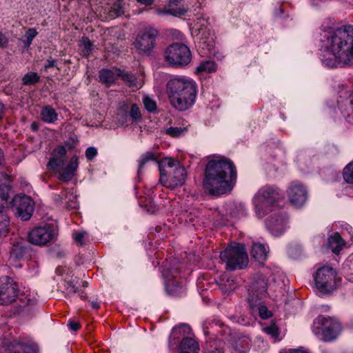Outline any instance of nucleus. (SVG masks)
<instances>
[{
  "mask_svg": "<svg viewBox=\"0 0 353 353\" xmlns=\"http://www.w3.org/2000/svg\"><path fill=\"white\" fill-rule=\"evenodd\" d=\"M321 48L331 54L323 56L321 62L327 68L342 67L353 63V26L344 25L321 33Z\"/></svg>",
  "mask_w": 353,
  "mask_h": 353,
  "instance_id": "obj_1",
  "label": "nucleus"
},
{
  "mask_svg": "<svg viewBox=\"0 0 353 353\" xmlns=\"http://www.w3.org/2000/svg\"><path fill=\"white\" fill-rule=\"evenodd\" d=\"M236 178V168L230 160L214 159L206 165L203 188L209 194L219 196L232 190Z\"/></svg>",
  "mask_w": 353,
  "mask_h": 353,
  "instance_id": "obj_2",
  "label": "nucleus"
},
{
  "mask_svg": "<svg viewBox=\"0 0 353 353\" xmlns=\"http://www.w3.org/2000/svg\"><path fill=\"white\" fill-rule=\"evenodd\" d=\"M196 89V82L185 77L172 79L166 85V92L171 105L181 111L188 110L194 103Z\"/></svg>",
  "mask_w": 353,
  "mask_h": 353,
  "instance_id": "obj_3",
  "label": "nucleus"
},
{
  "mask_svg": "<svg viewBox=\"0 0 353 353\" xmlns=\"http://www.w3.org/2000/svg\"><path fill=\"white\" fill-rule=\"evenodd\" d=\"M220 259L228 270H242L248 264V256L243 244L231 243L220 253Z\"/></svg>",
  "mask_w": 353,
  "mask_h": 353,
  "instance_id": "obj_4",
  "label": "nucleus"
},
{
  "mask_svg": "<svg viewBox=\"0 0 353 353\" xmlns=\"http://www.w3.org/2000/svg\"><path fill=\"white\" fill-rule=\"evenodd\" d=\"M283 197L282 191L274 185L261 188L254 197L256 212L263 217L268 211H272L275 204Z\"/></svg>",
  "mask_w": 353,
  "mask_h": 353,
  "instance_id": "obj_5",
  "label": "nucleus"
},
{
  "mask_svg": "<svg viewBox=\"0 0 353 353\" xmlns=\"http://www.w3.org/2000/svg\"><path fill=\"white\" fill-rule=\"evenodd\" d=\"M165 163L168 170L160 169L159 182L166 188L182 186L186 180V171L179 161L168 159Z\"/></svg>",
  "mask_w": 353,
  "mask_h": 353,
  "instance_id": "obj_6",
  "label": "nucleus"
},
{
  "mask_svg": "<svg viewBox=\"0 0 353 353\" xmlns=\"http://www.w3.org/2000/svg\"><path fill=\"white\" fill-rule=\"evenodd\" d=\"M312 330L316 335L321 334L323 341L330 342L338 337L341 325L334 318L320 315L314 320Z\"/></svg>",
  "mask_w": 353,
  "mask_h": 353,
  "instance_id": "obj_7",
  "label": "nucleus"
},
{
  "mask_svg": "<svg viewBox=\"0 0 353 353\" xmlns=\"http://www.w3.org/2000/svg\"><path fill=\"white\" fill-rule=\"evenodd\" d=\"M341 279L337 277L336 271L329 266L319 268L314 276V281L319 292L327 294L336 290Z\"/></svg>",
  "mask_w": 353,
  "mask_h": 353,
  "instance_id": "obj_8",
  "label": "nucleus"
},
{
  "mask_svg": "<svg viewBox=\"0 0 353 353\" xmlns=\"http://www.w3.org/2000/svg\"><path fill=\"white\" fill-rule=\"evenodd\" d=\"M58 235L57 226L53 223H45L29 232L28 241L33 245L43 246L54 241Z\"/></svg>",
  "mask_w": 353,
  "mask_h": 353,
  "instance_id": "obj_9",
  "label": "nucleus"
},
{
  "mask_svg": "<svg viewBox=\"0 0 353 353\" xmlns=\"http://www.w3.org/2000/svg\"><path fill=\"white\" fill-rule=\"evenodd\" d=\"M165 59L170 65L183 66L188 65L192 58L190 49L183 43L170 45L164 52Z\"/></svg>",
  "mask_w": 353,
  "mask_h": 353,
  "instance_id": "obj_10",
  "label": "nucleus"
},
{
  "mask_svg": "<svg viewBox=\"0 0 353 353\" xmlns=\"http://www.w3.org/2000/svg\"><path fill=\"white\" fill-rule=\"evenodd\" d=\"M158 33V30L153 28H145L140 32L134 42L137 52L140 54L149 55L155 46Z\"/></svg>",
  "mask_w": 353,
  "mask_h": 353,
  "instance_id": "obj_11",
  "label": "nucleus"
},
{
  "mask_svg": "<svg viewBox=\"0 0 353 353\" xmlns=\"http://www.w3.org/2000/svg\"><path fill=\"white\" fill-rule=\"evenodd\" d=\"M34 206L32 199L25 194L14 196L11 204L14 214L22 221H28L30 219L34 212Z\"/></svg>",
  "mask_w": 353,
  "mask_h": 353,
  "instance_id": "obj_12",
  "label": "nucleus"
},
{
  "mask_svg": "<svg viewBox=\"0 0 353 353\" xmlns=\"http://www.w3.org/2000/svg\"><path fill=\"white\" fill-rule=\"evenodd\" d=\"M19 293L18 285L9 276L0 277V305H6L14 302Z\"/></svg>",
  "mask_w": 353,
  "mask_h": 353,
  "instance_id": "obj_13",
  "label": "nucleus"
},
{
  "mask_svg": "<svg viewBox=\"0 0 353 353\" xmlns=\"http://www.w3.org/2000/svg\"><path fill=\"white\" fill-rule=\"evenodd\" d=\"M268 280L262 274H257L253 280L248 289V302L250 299H263L268 295Z\"/></svg>",
  "mask_w": 353,
  "mask_h": 353,
  "instance_id": "obj_14",
  "label": "nucleus"
},
{
  "mask_svg": "<svg viewBox=\"0 0 353 353\" xmlns=\"http://www.w3.org/2000/svg\"><path fill=\"white\" fill-rule=\"evenodd\" d=\"M288 195L290 203L295 207L302 206L307 199L305 187L299 182H292L288 189Z\"/></svg>",
  "mask_w": 353,
  "mask_h": 353,
  "instance_id": "obj_15",
  "label": "nucleus"
},
{
  "mask_svg": "<svg viewBox=\"0 0 353 353\" xmlns=\"http://www.w3.org/2000/svg\"><path fill=\"white\" fill-rule=\"evenodd\" d=\"M265 225L268 230L274 236L282 234L287 227V216L282 212H276L266 220Z\"/></svg>",
  "mask_w": 353,
  "mask_h": 353,
  "instance_id": "obj_16",
  "label": "nucleus"
},
{
  "mask_svg": "<svg viewBox=\"0 0 353 353\" xmlns=\"http://www.w3.org/2000/svg\"><path fill=\"white\" fill-rule=\"evenodd\" d=\"M199 35L200 41L198 42V48L201 49V53L203 56H209L214 47V41L211 37L210 30L201 27L199 30Z\"/></svg>",
  "mask_w": 353,
  "mask_h": 353,
  "instance_id": "obj_17",
  "label": "nucleus"
},
{
  "mask_svg": "<svg viewBox=\"0 0 353 353\" xmlns=\"http://www.w3.org/2000/svg\"><path fill=\"white\" fill-rule=\"evenodd\" d=\"M79 163L78 158L77 156L72 157L68 165L64 169H61L59 172V179L64 182L70 181L73 176L74 173L78 168Z\"/></svg>",
  "mask_w": 353,
  "mask_h": 353,
  "instance_id": "obj_18",
  "label": "nucleus"
},
{
  "mask_svg": "<svg viewBox=\"0 0 353 353\" xmlns=\"http://www.w3.org/2000/svg\"><path fill=\"white\" fill-rule=\"evenodd\" d=\"M249 307L253 314L258 313L259 316L262 319H268L272 316V312L268 309L267 306L262 303V299H250L248 302Z\"/></svg>",
  "mask_w": 353,
  "mask_h": 353,
  "instance_id": "obj_19",
  "label": "nucleus"
},
{
  "mask_svg": "<svg viewBox=\"0 0 353 353\" xmlns=\"http://www.w3.org/2000/svg\"><path fill=\"white\" fill-rule=\"evenodd\" d=\"M54 202L57 204L65 203L70 208H74L73 205L77 201V196L74 194L72 189H65L60 194L54 196Z\"/></svg>",
  "mask_w": 353,
  "mask_h": 353,
  "instance_id": "obj_20",
  "label": "nucleus"
},
{
  "mask_svg": "<svg viewBox=\"0 0 353 353\" xmlns=\"http://www.w3.org/2000/svg\"><path fill=\"white\" fill-rule=\"evenodd\" d=\"M339 108L345 119L353 123V93L344 100L338 101Z\"/></svg>",
  "mask_w": 353,
  "mask_h": 353,
  "instance_id": "obj_21",
  "label": "nucleus"
},
{
  "mask_svg": "<svg viewBox=\"0 0 353 353\" xmlns=\"http://www.w3.org/2000/svg\"><path fill=\"white\" fill-rule=\"evenodd\" d=\"M8 353H35L34 347L20 341L10 343L6 349Z\"/></svg>",
  "mask_w": 353,
  "mask_h": 353,
  "instance_id": "obj_22",
  "label": "nucleus"
},
{
  "mask_svg": "<svg viewBox=\"0 0 353 353\" xmlns=\"http://www.w3.org/2000/svg\"><path fill=\"white\" fill-rule=\"evenodd\" d=\"M180 353H198L199 347L198 343L191 337L183 338L180 346Z\"/></svg>",
  "mask_w": 353,
  "mask_h": 353,
  "instance_id": "obj_23",
  "label": "nucleus"
},
{
  "mask_svg": "<svg viewBox=\"0 0 353 353\" xmlns=\"http://www.w3.org/2000/svg\"><path fill=\"white\" fill-rule=\"evenodd\" d=\"M120 69L117 68H114L113 70H101L99 76L100 81L107 86L112 85L116 81L117 77H119L117 72Z\"/></svg>",
  "mask_w": 353,
  "mask_h": 353,
  "instance_id": "obj_24",
  "label": "nucleus"
},
{
  "mask_svg": "<svg viewBox=\"0 0 353 353\" xmlns=\"http://www.w3.org/2000/svg\"><path fill=\"white\" fill-rule=\"evenodd\" d=\"M251 254L256 261L263 263L268 258V251L265 245L254 243L252 245Z\"/></svg>",
  "mask_w": 353,
  "mask_h": 353,
  "instance_id": "obj_25",
  "label": "nucleus"
},
{
  "mask_svg": "<svg viewBox=\"0 0 353 353\" xmlns=\"http://www.w3.org/2000/svg\"><path fill=\"white\" fill-rule=\"evenodd\" d=\"M330 248L334 253L338 254L345 245V241L339 233H334L328 238Z\"/></svg>",
  "mask_w": 353,
  "mask_h": 353,
  "instance_id": "obj_26",
  "label": "nucleus"
},
{
  "mask_svg": "<svg viewBox=\"0 0 353 353\" xmlns=\"http://www.w3.org/2000/svg\"><path fill=\"white\" fill-rule=\"evenodd\" d=\"M79 285L80 283H79V281L76 279L66 281L65 285L66 294L68 296H70L76 293H78L80 299L82 300H85L86 296L84 294V292L83 290H79Z\"/></svg>",
  "mask_w": 353,
  "mask_h": 353,
  "instance_id": "obj_27",
  "label": "nucleus"
},
{
  "mask_svg": "<svg viewBox=\"0 0 353 353\" xmlns=\"http://www.w3.org/2000/svg\"><path fill=\"white\" fill-rule=\"evenodd\" d=\"M40 117L43 122L53 123L58 119V114L50 105L44 106L41 111Z\"/></svg>",
  "mask_w": 353,
  "mask_h": 353,
  "instance_id": "obj_28",
  "label": "nucleus"
},
{
  "mask_svg": "<svg viewBox=\"0 0 353 353\" xmlns=\"http://www.w3.org/2000/svg\"><path fill=\"white\" fill-rule=\"evenodd\" d=\"M10 218L3 209H0V237L6 236L9 232Z\"/></svg>",
  "mask_w": 353,
  "mask_h": 353,
  "instance_id": "obj_29",
  "label": "nucleus"
},
{
  "mask_svg": "<svg viewBox=\"0 0 353 353\" xmlns=\"http://www.w3.org/2000/svg\"><path fill=\"white\" fill-rule=\"evenodd\" d=\"M251 345V341L247 336H242L236 340L233 346L236 351L239 353H246Z\"/></svg>",
  "mask_w": 353,
  "mask_h": 353,
  "instance_id": "obj_30",
  "label": "nucleus"
},
{
  "mask_svg": "<svg viewBox=\"0 0 353 353\" xmlns=\"http://www.w3.org/2000/svg\"><path fill=\"white\" fill-rule=\"evenodd\" d=\"M188 11L187 8H170L167 6V8L161 9L158 8L156 10V13L158 15H166L170 14L174 17H180L184 15Z\"/></svg>",
  "mask_w": 353,
  "mask_h": 353,
  "instance_id": "obj_31",
  "label": "nucleus"
},
{
  "mask_svg": "<svg viewBox=\"0 0 353 353\" xmlns=\"http://www.w3.org/2000/svg\"><path fill=\"white\" fill-rule=\"evenodd\" d=\"M125 12V3L123 0H117L109 10L110 18L121 16Z\"/></svg>",
  "mask_w": 353,
  "mask_h": 353,
  "instance_id": "obj_32",
  "label": "nucleus"
},
{
  "mask_svg": "<svg viewBox=\"0 0 353 353\" xmlns=\"http://www.w3.org/2000/svg\"><path fill=\"white\" fill-rule=\"evenodd\" d=\"M216 70V64L212 61H205L201 62L196 69V73H211Z\"/></svg>",
  "mask_w": 353,
  "mask_h": 353,
  "instance_id": "obj_33",
  "label": "nucleus"
},
{
  "mask_svg": "<svg viewBox=\"0 0 353 353\" xmlns=\"http://www.w3.org/2000/svg\"><path fill=\"white\" fill-rule=\"evenodd\" d=\"M79 47L81 51V54L84 57H88L93 50V44L87 37H82Z\"/></svg>",
  "mask_w": 353,
  "mask_h": 353,
  "instance_id": "obj_34",
  "label": "nucleus"
},
{
  "mask_svg": "<svg viewBox=\"0 0 353 353\" xmlns=\"http://www.w3.org/2000/svg\"><path fill=\"white\" fill-rule=\"evenodd\" d=\"M65 162V158L52 157L48 163V167L50 170L59 172L61 169L63 168Z\"/></svg>",
  "mask_w": 353,
  "mask_h": 353,
  "instance_id": "obj_35",
  "label": "nucleus"
},
{
  "mask_svg": "<svg viewBox=\"0 0 353 353\" xmlns=\"http://www.w3.org/2000/svg\"><path fill=\"white\" fill-rule=\"evenodd\" d=\"M156 158L154 153L151 152H147L143 154L139 160V168H138V174H140L142 170L143 169L144 165L149 161H155Z\"/></svg>",
  "mask_w": 353,
  "mask_h": 353,
  "instance_id": "obj_36",
  "label": "nucleus"
},
{
  "mask_svg": "<svg viewBox=\"0 0 353 353\" xmlns=\"http://www.w3.org/2000/svg\"><path fill=\"white\" fill-rule=\"evenodd\" d=\"M118 76L125 81L130 87H137V78L133 74L119 70L117 72Z\"/></svg>",
  "mask_w": 353,
  "mask_h": 353,
  "instance_id": "obj_37",
  "label": "nucleus"
},
{
  "mask_svg": "<svg viewBox=\"0 0 353 353\" xmlns=\"http://www.w3.org/2000/svg\"><path fill=\"white\" fill-rule=\"evenodd\" d=\"M40 77L36 72H29L22 78V83L25 85H31L38 83Z\"/></svg>",
  "mask_w": 353,
  "mask_h": 353,
  "instance_id": "obj_38",
  "label": "nucleus"
},
{
  "mask_svg": "<svg viewBox=\"0 0 353 353\" xmlns=\"http://www.w3.org/2000/svg\"><path fill=\"white\" fill-rule=\"evenodd\" d=\"M343 177L347 183L353 185V161L344 168Z\"/></svg>",
  "mask_w": 353,
  "mask_h": 353,
  "instance_id": "obj_39",
  "label": "nucleus"
},
{
  "mask_svg": "<svg viewBox=\"0 0 353 353\" xmlns=\"http://www.w3.org/2000/svg\"><path fill=\"white\" fill-rule=\"evenodd\" d=\"M10 187L6 184L0 185V208H3L9 197Z\"/></svg>",
  "mask_w": 353,
  "mask_h": 353,
  "instance_id": "obj_40",
  "label": "nucleus"
},
{
  "mask_svg": "<svg viewBox=\"0 0 353 353\" xmlns=\"http://www.w3.org/2000/svg\"><path fill=\"white\" fill-rule=\"evenodd\" d=\"M27 249L21 245L14 246L10 252V257L16 261L20 260L26 254Z\"/></svg>",
  "mask_w": 353,
  "mask_h": 353,
  "instance_id": "obj_41",
  "label": "nucleus"
},
{
  "mask_svg": "<svg viewBox=\"0 0 353 353\" xmlns=\"http://www.w3.org/2000/svg\"><path fill=\"white\" fill-rule=\"evenodd\" d=\"M188 129L185 127H170L166 129L165 133L172 137H179L183 135Z\"/></svg>",
  "mask_w": 353,
  "mask_h": 353,
  "instance_id": "obj_42",
  "label": "nucleus"
},
{
  "mask_svg": "<svg viewBox=\"0 0 353 353\" xmlns=\"http://www.w3.org/2000/svg\"><path fill=\"white\" fill-rule=\"evenodd\" d=\"M143 103L145 108L150 112H154L157 110V103L154 100L148 96L143 97Z\"/></svg>",
  "mask_w": 353,
  "mask_h": 353,
  "instance_id": "obj_43",
  "label": "nucleus"
},
{
  "mask_svg": "<svg viewBox=\"0 0 353 353\" xmlns=\"http://www.w3.org/2000/svg\"><path fill=\"white\" fill-rule=\"evenodd\" d=\"M182 329L184 330V332H189L190 330V327L186 324H182L179 325L178 327H173L170 339H178L179 337V335H181V330Z\"/></svg>",
  "mask_w": 353,
  "mask_h": 353,
  "instance_id": "obj_44",
  "label": "nucleus"
},
{
  "mask_svg": "<svg viewBox=\"0 0 353 353\" xmlns=\"http://www.w3.org/2000/svg\"><path fill=\"white\" fill-rule=\"evenodd\" d=\"M264 332L270 335L272 338H277L279 336V330L276 325L272 324L263 328Z\"/></svg>",
  "mask_w": 353,
  "mask_h": 353,
  "instance_id": "obj_45",
  "label": "nucleus"
},
{
  "mask_svg": "<svg viewBox=\"0 0 353 353\" xmlns=\"http://www.w3.org/2000/svg\"><path fill=\"white\" fill-rule=\"evenodd\" d=\"M37 32L34 28H29L25 34L26 37V44L27 46H29L33 39L37 36Z\"/></svg>",
  "mask_w": 353,
  "mask_h": 353,
  "instance_id": "obj_46",
  "label": "nucleus"
},
{
  "mask_svg": "<svg viewBox=\"0 0 353 353\" xmlns=\"http://www.w3.org/2000/svg\"><path fill=\"white\" fill-rule=\"evenodd\" d=\"M130 116L132 119L137 120L141 117V112L137 104H132L130 111Z\"/></svg>",
  "mask_w": 353,
  "mask_h": 353,
  "instance_id": "obj_47",
  "label": "nucleus"
},
{
  "mask_svg": "<svg viewBox=\"0 0 353 353\" xmlns=\"http://www.w3.org/2000/svg\"><path fill=\"white\" fill-rule=\"evenodd\" d=\"M66 150L64 146H58L53 152V157L59 158H65Z\"/></svg>",
  "mask_w": 353,
  "mask_h": 353,
  "instance_id": "obj_48",
  "label": "nucleus"
},
{
  "mask_svg": "<svg viewBox=\"0 0 353 353\" xmlns=\"http://www.w3.org/2000/svg\"><path fill=\"white\" fill-rule=\"evenodd\" d=\"M97 155V150L94 147H89L86 149L85 157L88 160H92Z\"/></svg>",
  "mask_w": 353,
  "mask_h": 353,
  "instance_id": "obj_49",
  "label": "nucleus"
},
{
  "mask_svg": "<svg viewBox=\"0 0 353 353\" xmlns=\"http://www.w3.org/2000/svg\"><path fill=\"white\" fill-rule=\"evenodd\" d=\"M87 232H77L75 234H73V238L74 239V241L81 244V245H83V239L87 236Z\"/></svg>",
  "mask_w": 353,
  "mask_h": 353,
  "instance_id": "obj_50",
  "label": "nucleus"
},
{
  "mask_svg": "<svg viewBox=\"0 0 353 353\" xmlns=\"http://www.w3.org/2000/svg\"><path fill=\"white\" fill-rule=\"evenodd\" d=\"M68 327H69L70 330H71L72 331H77L78 330L80 329L81 325H80L79 323H78V322L73 321H69Z\"/></svg>",
  "mask_w": 353,
  "mask_h": 353,
  "instance_id": "obj_51",
  "label": "nucleus"
},
{
  "mask_svg": "<svg viewBox=\"0 0 353 353\" xmlns=\"http://www.w3.org/2000/svg\"><path fill=\"white\" fill-rule=\"evenodd\" d=\"M181 1L182 0H169L168 7L170 8H181L179 6L181 3Z\"/></svg>",
  "mask_w": 353,
  "mask_h": 353,
  "instance_id": "obj_52",
  "label": "nucleus"
},
{
  "mask_svg": "<svg viewBox=\"0 0 353 353\" xmlns=\"http://www.w3.org/2000/svg\"><path fill=\"white\" fill-rule=\"evenodd\" d=\"M56 60L54 59H48L44 65V70L48 71L49 68L55 67Z\"/></svg>",
  "mask_w": 353,
  "mask_h": 353,
  "instance_id": "obj_53",
  "label": "nucleus"
},
{
  "mask_svg": "<svg viewBox=\"0 0 353 353\" xmlns=\"http://www.w3.org/2000/svg\"><path fill=\"white\" fill-rule=\"evenodd\" d=\"M8 43V39L0 32V47L5 48Z\"/></svg>",
  "mask_w": 353,
  "mask_h": 353,
  "instance_id": "obj_54",
  "label": "nucleus"
},
{
  "mask_svg": "<svg viewBox=\"0 0 353 353\" xmlns=\"http://www.w3.org/2000/svg\"><path fill=\"white\" fill-rule=\"evenodd\" d=\"M135 1L137 2H138L139 3L144 5L145 6H150L154 2V0H135Z\"/></svg>",
  "mask_w": 353,
  "mask_h": 353,
  "instance_id": "obj_55",
  "label": "nucleus"
},
{
  "mask_svg": "<svg viewBox=\"0 0 353 353\" xmlns=\"http://www.w3.org/2000/svg\"><path fill=\"white\" fill-rule=\"evenodd\" d=\"M223 323H221L219 320H212L210 323H209V325L211 328H214L216 326L221 327L223 325Z\"/></svg>",
  "mask_w": 353,
  "mask_h": 353,
  "instance_id": "obj_56",
  "label": "nucleus"
},
{
  "mask_svg": "<svg viewBox=\"0 0 353 353\" xmlns=\"http://www.w3.org/2000/svg\"><path fill=\"white\" fill-rule=\"evenodd\" d=\"M6 107L3 102L0 100V119H1L4 115Z\"/></svg>",
  "mask_w": 353,
  "mask_h": 353,
  "instance_id": "obj_57",
  "label": "nucleus"
},
{
  "mask_svg": "<svg viewBox=\"0 0 353 353\" xmlns=\"http://www.w3.org/2000/svg\"><path fill=\"white\" fill-rule=\"evenodd\" d=\"M290 353H309L307 351L303 348L294 349L290 350Z\"/></svg>",
  "mask_w": 353,
  "mask_h": 353,
  "instance_id": "obj_58",
  "label": "nucleus"
},
{
  "mask_svg": "<svg viewBox=\"0 0 353 353\" xmlns=\"http://www.w3.org/2000/svg\"><path fill=\"white\" fill-rule=\"evenodd\" d=\"M91 306L94 310H98L100 307V304L97 301H90Z\"/></svg>",
  "mask_w": 353,
  "mask_h": 353,
  "instance_id": "obj_59",
  "label": "nucleus"
},
{
  "mask_svg": "<svg viewBox=\"0 0 353 353\" xmlns=\"http://www.w3.org/2000/svg\"><path fill=\"white\" fill-rule=\"evenodd\" d=\"M4 163V156H3V152L0 148V165H3Z\"/></svg>",
  "mask_w": 353,
  "mask_h": 353,
  "instance_id": "obj_60",
  "label": "nucleus"
},
{
  "mask_svg": "<svg viewBox=\"0 0 353 353\" xmlns=\"http://www.w3.org/2000/svg\"><path fill=\"white\" fill-rule=\"evenodd\" d=\"M31 129L34 132L37 131L38 129H39L38 124L37 123H35V122L32 123L31 124Z\"/></svg>",
  "mask_w": 353,
  "mask_h": 353,
  "instance_id": "obj_61",
  "label": "nucleus"
},
{
  "mask_svg": "<svg viewBox=\"0 0 353 353\" xmlns=\"http://www.w3.org/2000/svg\"><path fill=\"white\" fill-rule=\"evenodd\" d=\"M208 330H209V327L208 325H206L205 324H203V332H204L205 334H210V332Z\"/></svg>",
  "mask_w": 353,
  "mask_h": 353,
  "instance_id": "obj_62",
  "label": "nucleus"
},
{
  "mask_svg": "<svg viewBox=\"0 0 353 353\" xmlns=\"http://www.w3.org/2000/svg\"><path fill=\"white\" fill-rule=\"evenodd\" d=\"M208 353H223L222 351L219 349L215 348L212 351H209Z\"/></svg>",
  "mask_w": 353,
  "mask_h": 353,
  "instance_id": "obj_63",
  "label": "nucleus"
},
{
  "mask_svg": "<svg viewBox=\"0 0 353 353\" xmlns=\"http://www.w3.org/2000/svg\"><path fill=\"white\" fill-rule=\"evenodd\" d=\"M88 285V282L87 281H83L81 282V285L84 288L87 287Z\"/></svg>",
  "mask_w": 353,
  "mask_h": 353,
  "instance_id": "obj_64",
  "label": "nucleus"
}]
</instances>
